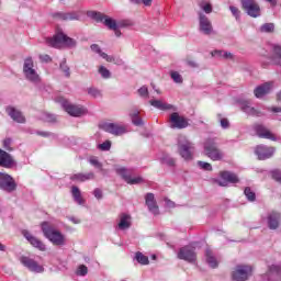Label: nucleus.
I'll use <instances>...</instances> for the list:
<instances>
[{"instance_id":"7","label":"nucleus","mask_w":281,"mask_h":281,"mask_svg":"<svg viewBox=\"0 0 281 281\" xmlns=\"http://www.w3.org/2000/svg\"><path fill=\"white\" fill-rule=\"evenodd\" d=\"M178 153L184 161H192L194 159V145L186 138L178 139Z\"/></svg>"},{"instance_id":"54","label":"nucleus","mask_w":281,"mask_h":281,"mask_svg":"<svg viewBox=\"0 0 281 281\" xmlns=\"http://www.w3.org/2000/svg\"><path fill=\"white\" fill-rule=\"evenodd\" d=\"M90 49L92 52H94V54H99V56H101V58H102V54H106V53L102 52V48H100V45H98V44H92L90 46Z\"/></svg>"},{"instance_id":"45","label":"nucleus","mask_w":281,"mask_h":281,"mask_svg":"<svg viewBox=\"0 0 281 281\" xmlns=\"http://www.w3.org/2000/svg\"><path fill=\"white\" fill-rule=\"evenodd\" d=\"M170 78L173 80V82H176L177 85H182L183 83V77L181 76V74H179L178 71H171L170 72Z\"/></svg>"},{"instance_id":"61","label":"nucleus","mask_w":281,"mask_h":281,"mask_svg":"<svg viewBox=\"0 0 281 281\" xmlns=\"http://www.w3.org/2000/svg\"><path fill=\"white\" fill-rule=\"evenodd\" d=\"M187 65H188L189 67H191L192 69L199 68L198 63L194 61V60H188V61H187Z\"/></svg>"},{"instance_id":"59","label":"nucleus","mask_w":281,"mask_h":281,"mask_svg":"<svg viewBox=\"0 0 281 281\" xmlns=\"http://www.w3.org/2000/svg\"><path fill=\"white\" fill-rule=\"evenodd\" d=\"M93 194L98 199V201H100V199H102V196H103V193L100 190V188L94 189Z\"/></svg>"},{"instance_id":"35","label":"nucleus","mask_w":281,"mask_h":281,"mask_svg":"<svg viewBox=\"0 0 281 281\" xmlns=\"http://www.w3.org/2000/svg\"><path fill=\"white\" fill-rule=\"evenodd\" d=\"M131 227V215L122 213L120 216L119 229H128Z\"/></svg>"},{"instance_id":"29","label":"nucleus","mask_w":281,"mask_h":281,"mask_svg":"<svg viewBox=\"0 0 281 281\" xmlns=\"http://www.w3.org/2000/svg\"><path fill=\"white\" fill-rule=\"evenodd\" d=\"M95 179V173L90 171L88 173H75L70 176V181H75L76 183H85V181H93Z\"/></svg>"},{"instance_id":"32","label":"nucleus","mask_w":281,"mask_h":281,"mask_svg":"<svg viewBox=\"0 0 281 281\" xmlns=\"http://www.w3.org/2000/svg\"><path fill=\"white\" fill-rule=\"evenodd\" d=\"M204 256H205L206 263L209 265V267H211V269L218 268V260H216V257L214 256V252L212 251V249L206 248Z\"/></svg>"},{"instance_id":"33","label":"nucleus","mask_w":281,"mask_h":281,"mask_svg":"<svg viewBox=\"0 0 281 281\" xmlns=\"http://www.w3.org/2000/svg\"><path fill=\"white\" fill-rule=\"evenodd\" d=\"M149 104L154 106V109H158V111H170V109H172V104L166 103L161 100H150Z\"/></svg>"},{"instance_id":"41","label":"nucleus","mask_w":281,"mask_h":281,"mask_svg":"<svg viewBox=\"0 0 281 281\" xmlns=\"http://www.w3.org/2000/svg\"><path fill=\"white\" fill-rule=\"evenodd\" d=\"M199 7L201 8V10H203V12H205V14H212V10H213L212 3L205 0H202L200 1Z\"/></svg>"},{"instance_id":"56","label":"nucleus","mask_w":281,"mask_h":281,"mask_svg":"<svg viewBox=\"0 0 281 281\" xmlns=\"http://www.w3.org/2000/svg\"><path fill=\"white\" fill-rule=\"evenodd\" d=\"M138 94L140 98H148V87L143 86L138 89Z\"/></svg>"},{"instance_id":"18","label":"nucleus","mask_w":281,"mask_h":281,"mask_svg":"<svg viewBox=\"0 0 281 281\" xmlns=\"http://www.w3.org/2000/svg\"><path fill=\"white\" fill-rule=\"evenodd\" d=\"M170 127L171 128H188V126H190V123L188 122V119H186L184 116L179 115V112H173L170 114Z\"/></svg>"},{"instance_id":"49","label":"nucleus","mask_w":281,"mask_h":281,"mask_svg":"<svg viewBox=\"0 0 281 281\" xmlns=\"http://www.w3.org/2000/svg\"><path fill=\"white\" fill-rule=\"evenodd\" d=\"M229 10H231L233 16H235L236 21H240V9H238L235 5H231Z\"/></svg>"},{"instance_id":"21","label":"nucleus","mask_w":281,"mask_h":281,"mask_svg":"<svg viewBox=\"0 0 281 281\" xmlns=\"http://www.w3.org/2000/svg\"><path fill=\"white\" fill-rule=\"evenodd\" d=\"M16 167V160L10 155V153L0 148V168H14Z\"/></svg>"},{"instance_id":"40","label":"nucleus","mask_w":281,"mask_h":281,"mask_svg":"<svg viewBox=\"0 0 281 281\" xmlns=\"http://www.w3.org/2000/svg\"><path fill=\"white\" fill-rule=\"evenodd\" d=\"M244 194L247 201H249L250 203H254V201H256V192L251 190V187H246L244 190Z\"/></svg>"},{"instance_id":"23","label":"nucleus","mask_w":281,"mask_h":281,"mask_svg":"<svg viewBox=\"0 0 281 281\" xmlns=\"http://www.w3.org/2000/svg\"><path fill=\"white\" fill-rule=\"evenodd\" d=\"M103 131H105V133H110L111 135H115L117 137L126 133V127L124 125H120L116 123H105L103 124Z\"/></svg>"},{"instance_id":"46","label":"nucleus","mask_w":281,"mask_h":281,"mask_svg":"<svg viewBox=\"0 0 281 281\" xmlns=\"http://www.w3.org/2000/svg\"><path fill=\"white\" fill-rule=\"evenodd\" d=\"M217 119L220 120V124L222 128L227 130L229 128V120L227 117H223V114H217Z\"/></svg>"},{"instance_id":"19","label":"nucleus","mask_w":281,"mask_h":281,"mask_svg":"<svg viewBox=\"0 0 281 281\" xmlns=\"http://www.w3.org/2000/svg\"><path fill=\"white\" fill-rule=\"evenodd\" d=\"M20 262L32 273H43V271H45V268L43 266L38 265L36 260L30 257H21Z\"/></svg>"},{"instance_id":"16","label":"nucleus","mask_w":281,"mask_h":281,"mask_svg":"<svg viewBox=\"0 0 281 281\" xmlns=\"http://www.w3.org/2000/svg\"><path fill=\"white\" fill-rule=\"evenodd\" d=\"M22 236L25 237V239L27 240V243H30L32 247L38 249V251H47V246L45 245V243H43V240L38 239L36 236L32 235L30 231H22Z\"/></svg>"},{"instance_id":"60","label":"nucleus","mask_w":281,"mask_h":281,"mask_svg":"<svg viewBox=\"0 0 281 281\" xmlns=\"http://www.w3.org/2000/svg\"><path fill=\"white\" fill-rule=\"evenodd\" d=\"M35 133H36V135H40V137H50L52 136V133H49V132L36 131Z\"/></svg>"},{"instance_id":"47","label":"nucleus","mask_w":281,"mask_h":281,"mask_svg":"<svg viewBox=\"0 0 281 281\" xmlns=\"http://www.w3.org/2000/svg\"><path fill=\"white\" fill-rule=\"evenodd\" d=\"M99 74L102 76V78L104 79H109L111 78V70L108 69L106 67L104 66H100L99 68Z\"/></svg>"},{"instance_id":"64","label":"nucleus","mask_w":281,"mask_h":281,"mask_svg":"<svg viewBox=\"0 0 281 281\" xmlns=\"http://www.w3.org/2000/svg\"><path fill=\"white\" fill-rule=\"evenodd\" d=\"M142 3L148 8V7L153 5V0H140V4Z\"/></svg>"},{"instance_id":"58","label":"nucleus","mask_w":281,"mask_h":281,"mask_svg":"<svg viewBox=\"0 0 281 281\" xmlns=\"http://www.w3.org/2000/svg\"><path fill=\"white\" fill-rule=\"evenodd\" d=\"M40 60H42V63H52V56H49V55H40Z\"/></svg>"},{"instance_id":"57","label":"nucleus","mask_w":281,"mask_h":281,"mask_svg":"<svg viewBox=\"0 0 281 281\" xmlns=\"http://www.w3.org/2000/svg\"><path fill=\"white\" fill-rule=\"evenodd\" d=\"M100 150H111V140H105L99 145Z\"/></svg>"},{"instance_id":"15","label":"nucleus","mask_w":281,"mask_h":281,"mask_svg":"<svg viewBox=\"0 0 281 281\" xmlns=\"http://www.w3.org/2000/svg\"><path fill=\"white\" fill-rule=\"evenodd\" d=\"M61 106L66 111V113H69L71 115V117H82V115H87V110L85 109V106L74 105L67 100H64L61 102Z\"/></svg>"},{"instance_id":"2","label":"nucleus","mask_w":281,"mask_h":281,"mask_svg":"<svg viewBox=\"0 0 281 281\" xmlns=\"http://www.w3.org/2000/svg\"><path fill=\"white\" fill-rule=\"evenodd\" d=\"M41 229L44 238H47L49 243L57 247H64V245H67V238L65 235L56 229L49 222L44 221L41 223Z\"/></svg>"},{"instance_id":"48","label":"nucleus","mask_w":281,"mask_h":281,"mask_svg":"<svg viewBox=\"0 0 281 281\" xmlns=\"http://www.w3.org/2000/svg\"><path fill=\"white\" fill-rule=\"evenodd\" d=\"M3 148H4V150H8L9 153H12V150H14V148H12V138L3 139Z\"/></svg>"},{"instance_id":"17","label":"nucleus","mask_w":281,"mask_h":281,"mask_svg":"<svg viewBox=\"0 0 281 281\" xmlns=\"http://www.w3.org/2000/svg\"><path fill=\"white\" fill-rule=\"evenodd\" d=\"M237 104L240 111H243V113H246V115H252L255 117H260L262 115V112L251 106V101L249 100L239 99L237 100Z\"/></svg>"},{"instance_id":"51","label":"nucleus","mask_w":281,"mask_h":281,"mask_svg":"<svg viewBox=\"0 0 281 281\" xmlns=\"http://www.w3.org/2000/svg\"><path fill=\"white\" fill-rule=\"evenodd\" d=\"M88 94L91 95L92 98H100V95H102V92L98 90V88H89Z\"/></svg>"},{"instance_id":"55","label":"nucleus","mask_w":281,"mask_h":281,"mask_svg":"<svg viewBox=\"0 0 281 281\" xmlns=\"http://www.w3.org/2000/svg\"><path fill=\"white\" fill-rule=\"evenodd\" d=\"M91 166H94V168H98V170H102V162L98 160L97 158H90Z\"/></svg>"},{"instance_id":"37","label":"nucleus","mask_w":281,"mask_h":281,"mask_svg":"<svg viewBox=\"0 0 281 281\" xmlns=\"http://www.w3.org/2000/svg\"><path fill=\"white\" fill-rule=\"evenodd\" d=\"M160 164L168 166V168H175V166H177V159L172 158L170 155H164L160 158Z\"/></svg>"},{"instance_id":"39","label":"nucleus","mask_w":281,"mask_h":281,"mask_svg":"<svg viewBox=\"0 0 281 281\" xmlns=\"http://www.w3.org/2000/svg\"><path fill=\"white\" fill-rule=\"evenodd\" d=\"M260 32L263 34H273L276 32V24L265 23L260 26Z\"/></svg>"},{"instance_id":"53","label":"nucleus","mask_w":281,"mask_h":281,"mask_svg":"<svg viewBox=\"0 0 281 281\" xmlns=\"http://www.w3.org/2000/svg\"><path fill=\"white\" fill-rule=\"evenodd\" d=\"M43 120H44V122H49V123L54 124V122H56V115L50 114V113H44Z\"/></svg>"},{"instance_id":"52","label":"nucleus","mask_w":281,"mask_h":281,"mask_svg":"<svg viewBox=\"0 0 281 281\" xmlns=\"http://www.w3.org/2000/svg\"><path fill=\"white\" fill-rule=\"evenodd\" d=\"M198 166H200V168L202 170H206L207 172H212V165L210 162L198 161Z\"/></svg>"},{"instance_id":"42","label":"nucleus","mask_w":281,"mask_h":281,"mask_svg":"<svg viewBox=\"0 0 281 281\" xmlns=\"http://www.w3.org/2000/svg\"><path fill=\"white\" fill-rule=\"evenodd\" d=\"M213 56H220V58H225L226 60H232L234 58L232 53L225 50H214Z\"/></svg>"},{"instance_id":"31","label":"nucleus","mask_w":281,"mask_h":281,"mask_svg":"<svg viewBox=\"0 0 281 281\" xmlns=\"http://www.w3.org/2000/svg\"><path fill=\"white\" fill-rule=\"evenodd\" d=\"M128 117L134 126H144V120L139 116V110L137 108L130 110Z\"/></svg>"},{"instance_id":"62","label":"nucleus","mask_w":281,"mask_h":281,"mask_svg":"<svg viewBox=\"0 0 281 281\" xmlns=\"http://www.w3.org/2000/svg\"><path fill=\"white\" fill-rule=\"evenodd\" d=\"M166 207H175V202L168 198H165Z\"/></svg>"},{"instance_id":"43","label":"nucleus","mask_w":281,"mask_h":281,"mask_svg":"<svg viewBox=\"0 0 281 281\" xmlns=\"http://www.w3.org/2000/svg\"><path fill=\"white\" fill-rule=\"evenodd\" d=\"M135 258L139 265H149L150 260L148 259V256H145L142 252H136Z\"/></svg>"},{"instance_id":"50","label":"nucleus","mask_w":281,"mask_h":281,"mask_svg":"<svg viewBox=\"0 0 281 281\" xmlns=\"http://www.w3.org/2000/svg\"><path fill=\"white\" fill-rule=\"evenodd\" d=\"M89 273V268H87V266L85 265H80L78 267V270H77V276H81V277H85Z\"/></svg>"},{"instance_id":"9","label":"nucleus","mask_w":281,"mask_h":281,"mask_svg":"<svg viewBox=\"0 0 281 281\" xmlns=\"http://www.w3.org/2000/svg\"><path fill=\"white\" fill-rule=\"evenodd\" d=\"M16 188H19L16 180L11 175L0 171V190L7 194H12V192H16Z\"/></svg>"},{"instance_id":"4","label":"nucleus","mask_w":281,"mask_h":281,"mask_svg":"<svg viewBox=\"0 0 281 281\" xmlns=\"http://www.w3.org/2000/svg\"><path fill=\"white\" fill-rule=\"evenodd\" d=\"M204 155L212 161H223L225 153L218 148V142L214 137H209L203 143Z\"/></svg>"},{"instance_id":"11","label":"nucleus","mask_w":281,"mask_h":281,"mask_svg":"<svg viewBox=\"0 0 281 281\" xmlns=\"http://www.w3.org/2000/svg\"><path fill=\"white\" fill-rule=\"evenodd\" d=\"M240 5L244 12L251 16V19H258L261 16L260 4L256 0H240Z\"/></svg>"},{"instance_id":"3","label":"nucleus","mask_w":281,"mask_h":281,"mask_svg":"<svg viewBox=\"0 0 281 281\" xmlns=\"http://www.w3.org/2000/svg\"><path fill=\"white\" fill-rule=\"evenodd\" d=\"M87 16L89 19H92L97 23H103V25H105L108 30H112V32H114L117 38L122 36V31H120V25L117 24V21H115V19L110 18L109 15L100 11H88Z\"/></svg>"},{"instance_id":"38","label":"nucleus","mask_w":281,"mask_h":281,"mask_svg":"<svg viewBox=\"0 0 281 281\" xmlns=\"http://www.w3.org/2000/svg\"><path fill=\"white\" fill-rule=\"evenodd\" d=\"M59 69L63 71L65 78H71V68L67 65V59L64 58L59 64Z\"/></svg>"},{"instance_id":"1","label":"nucleus","mask_w":281,"mask_h":281,"mask_svg":"<svg viewBox=\"0 0 281 281\" xmlns=\"http://www.w3.org/2000/svg\"><path fill=\"white\" fill-rule=\"evenodd\" d=\"M48 47H54V49H76L78 47V41L69 37L63 30H57L52 37L46 38Z\"/></svg>"},{"instance_id":"63","label":"nucleus","mask_w":281,"mask_h":281,"mask_svg":"<svg viewBox=\"0 0 281 281\" xmlns=\"http://www.w3.org/2000/svg\"><path fill=\"white\" fill-rule=\"evenodd\" d=\"M268 111H272V113H281V108L272 106V108H268Z\"/></svg>"},{"instance_id":"14","label":"nucleus","mask_w":281,"mask_h":281,"mask_svg":"<svg viewBox=\"0 0 281 281\" xmlns=\"http://www.w3.org/2000/svg\"><path fill=\"white\" fill-rule=\"evenodd\" d=\"M280 223H281V213L279 211L272 210L267 213L266 225L268 229L276 232V229L280 228Z\"/></svg>"},{"instance_id":"34","label":"nucleus","mask_w":281,"mask_h":281,"mask_svg":"<svg viewBox=\"0 0 281 281\" xmlns=\"http://www.w3.org/2000/svg\"><path fill=\"white\" fill-rule=\"evenodd\" d=\"M71 195L75 203H78V205H85V200L82 199V192L80 191V188H78L77 186H72Z\"/></svg>"},{"instance_id":"20","label":"nucleus","mask_w":281,"mask_h":281,"mask_svg":"<svg viewBox=\"0 0 281 281\" xmlns=\"http://www.w3.org/2000/svg\"><path fill=\"white\" fill-rule=\"evenodd\" d=\"M199 30L205 36H210L214 32V27L212 26V22L207 18V15L203 13H199Z\"/></svg>"},{"instance_id":"10","label":"nucleus","mask_w":281,"mask_h":281,"mask_svg":"<svg viewBox=\"0 0 281 281\" xmlns=\"http://www.w3.org/2000/svg\"><path fill=\"white\" fill-rule=\"evenodd\" d=\"M254 272V268L247 265H237L232 272V280L234 281H247Z\"/></svg>"},{"instance_id":"30","label":"nucleus","mask_w":281,"mask_h":281,"mask_svg":"<svg viewBox=\"0 0 281 281\" xmlns=\"http://www.w3.org/2000/svg\"><path fill=\"white\" fill-rule=\"evenodd\" d=\"M270 63L272 65H277L278 67H281V45L273 44L272 45V54L269 57Z\"/></svg>"},{"instance_id":"25","label":"nucleus","mask_w":281,"mask_h":281,"mask_svg":"<svg viewBox=\"0 0 281 281\" xmlns=\"http://www.w3.org/2000/svg\"><path fill=\"white\" fill-rule=\"evenodd\" d=\"M255 133L261 139H270V142H278V136H276V134L271 133V131L267 130L265 127V125H256L255 126Z\"/></svg>"},{"instance_id":"13","label":"nucleus","mask_w":281,"mask_h":281,"mask_svg":"<svg viewBox=\"0 0 281 281\" xmlns=\"http://www.w3.org/2000/svg\"><path fill=\"white\" fill-rule=\"evenodd\" d=\"M255 155L258 157L259 161H267L276 155V147L267 145H257L255 147Z\"/></svg>"},{"instance_id":"12","label":"nucleus","mask_w":281,"mask_h":281,"mask_svg":"<svg viewBox=\"0 0 281 281\" xmlns=\"http://www.w3.org/2000/svg\"><path fill=\"white\" fill-rule=\"evenodd\" d=\"M177 258L184 260V262L194 263L196 262V248L192 246H183L178 250Z\"/></svg>"},{"instance_id":"6","label":"nucleus","mask_w":281,"mask_h":281,"mask_svg":"<svg viewBox=\"0 0 281 281\" xmlns=\"http://www.w3.org/2000/svg\"><path fill=\"white\" fill-rule=\"evenodd\" d=\"M116 175L125 181V183H128V186H139V183H144V178L142 177H135L133 178V175H135L134 168H126L121 167L116 169Z\"/></svg>"},{"instance_id":"22","label":"nucleus","mask_w":281,"mask_h":281,"mask_svg":"<svg viewBox=\"0 0 281 281\" xmlns=\"http://www.w3.org/2000/svg\"><path fill=\"white\" fill-rule=\"evenodd\" d=\"M273 91V81H267L255 88L254 93L255 97L259 100L265 98V95H269Z\"/></svg>"},{"instance_id":"28","label":"nucleus","mask_w":281,"mask_h":281,"mask_svg":"<svg viewBox=\"0 0 281 281\" xmlns=\"http://www.w3.org/2000/svg\"><path fill=\"white\" fill-rule=\"evenodd\" d=\"M266 278L268 281H281V267L278 265L269 266Z\"/></svg>"},{"instance_id":"26","label":"nucleus","mask_w":281,"mask_h":281,"mask_svg":"<svg viewBox=\"0 0 281 281\" xmlns=\"http://www.w3.org/2000/svg\"><path fill=\"white\" fill-rule=\"evenodd\" d=\"M145 205H147L149 212L154 214V216H159V205H157V200H155L154 193H147L145 195Z\"/></svg>"},{"instance_id":"27","label":"nucleus","mask_w":281,"mask_h":281,"mask_svg":"<svg viewBox=\"0 0 281 281\" xmlns=\"http://www.w3.org/2000/svg\"><path fill=\"white\" fill-rule=\"evenodd\" d=\"M53 19H59V21H78L80 14L76 11L71 12H55L52 14Z\"/></svg>"},{"instance_id":"24","label":"nucleus","mask_w":281,"mask_h":281,"mask_svg":"<svg viewBox=\"0 0 281 281\" xmlns=\"http://www.w3.org/2000/svg\"><path fill=\"white\" fill-rule=\"evenodd\" d=\"M5 113L11 117V120H13V122H16L18 124H25V116L21 110H16V108L9 105L5 108Z\"/></svg>"},{"instance_id":"44","label":"nucleus","mask_w":281,"mask_h":281,"mask_svg":"<svg viewBox=\"0 0 281 281\" xmlns=\"http://www.w3.org/2000/svg\"><path fill=\"white\" fill-rule=\"evenodd\" d=\"M271 179H273V181H277V183L281 184V170L280 169H272L269 172Z\"/></svg>"},{"instance_id":"8","label":"nucleus","mask_w":281,"mask_h":281,"mask_svg":"<svg viewBox=\"0 0 281 281\" xmlns=\"http://www.w3.org/2000/svg\"><path fill=\"white\" fill-rule=\"evenodd\" d=\"M214 183L220 186V188H227V186L240 183V178L235 172L224 170L220 172V179H214Z\"/></svg>"},{"instance_id":"36","label":"nucleus","mask_w":281,"mask_h":281,"mask_svg":"<svg viewBox=\"0 0 281 281\" xmlns=\"http://www.w3.org/2000/svg\"><path fill=\"white\" fill-rule=\"evenodd\" d=\"M102 58H104V60H106V63H113L114 65H117L119 67H122V65H124V59H122L120 57L111 56L108 54H102Z\"/></svg>"},{"instance_id":"5","label":"nucleus","mask_w":281,"mask_h":281,"mask_svg":"<svg viewBox=\"0 0 281 281\" xmlns=\"http://www.w3.org/2000/svg\"><path fill=\"white\" fill-rule=\"evenodd\" d=\"M23 74L29 82L35 85V87L40 90L43 89V81L41 80L38 72H36V69H34V59L32 56L24 59Z\"/></svg>"}]
</instances>
